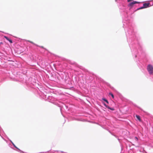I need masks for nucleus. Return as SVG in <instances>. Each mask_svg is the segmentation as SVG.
Segmentation results:
<instances>
[{
	"label": "nucleus",
	"mask_w": 153,
	"mask_h": 153,
	"mask_svg": "<svg viewBox=\"0 0 153 153\" xmlns=\"http://www.w3.org/2000/svg\"><path fill=\"white\" fill-rule=\"evenodd\" d=\"M147 70L150 74H153V67L151 65H149L147 67Z\"/></svg>",
	"instance_id": "1"
},
{
	"label": "nucleus",
	"mask_w": 153,
	"mask_h": 153,
	"mask_svg": "<svg viewBox=\"0 0 153 153\" xmlns=\"http://www.w3.org/2000/svg\"><path fill=\"white\" fill-rule=\"evenodd\" d=\"M139 2L136 1H133V2H132L131 3H129L128 4V6L131 7H132L133 5L135 4L138 3Z\"/></svg>",
	"instance_id": "2"
},
{
	"label": "nucleus",
	"mask_w": 153,
	"mask_h": 153,
	"mask_svg": "<svg viewBox=\"0 0 153 153\" xmlns=\"http://www.w3.org/2000/svg\"><path fill=\"white\" fill-rule=\"evenodd\" d=\"M150 3H145L143 4V6L145 8H147L149 7Z\"/></svg>",
	"instance_id": "3"
},
{
	"label": "nucleus",
	"mask_w": 153,
	"mask_h": 153,
	"mask_svg": "<svg viewBox=\"0 0 153 153\" xmlns=\"http://www.w3.org/2000/svg\"><path fill=\"white\" fill-rule=\"evenodd\" d=\"M4 37L10 43H13L12 41L8 37L6 36H4Z\"/></svg>",
	"instance_id": "4"
},
{
	"label": "nucleus",
	"mask_w": 153,
	"mask_h": 153,
	"mask_svg": "<svg viewBox=\"0 0 153 153\" xmlns=\"http://www.w3.org/2000/svg\"><path fill=\"white\" fill-rule=\"evenodd\" d=\"M136 118H137V119L138 120L140 121H141V119L140 118V116H139V115H136Z\"/></svg>",
	"instance_id": "5"
},
{
	"label": "nucleus",
	"mask_w": 153,
	"mask_h": 153,
	"mask_svg": "<svg viewBox=\"0 0 153 153\" xmlns=\"http://www.w3.org/2000/svg\"><path fill=\"white\" fill-rule=\"evenodd\" d=\"M107 108H108V109H110V110H112V111H114V108H111L109 106H107Z\"/></svg>",
	"instance_id": "6"
},
{
	"label": "nucleus",
	"mask_w": 153,
	"mask_h": 153,
	"mask_svg": "<svg viewBox=\"0 0 153 153\" xmlns=\"http://www.w3.org/2000/svg\"><path fill=\"white\" fill-rule=\"evenodd\" d=\"M107 108H108V109H110V110H112V111H114V108H111L109 106H107Z\"/></svg>",
	"instance_id": "7"
},
{
	"label": "nucleus",
	"mask_w": 153,
	"mask_h": 153,
	"mask_svg": "<svg viewBox=\"0 0 153 153\" xmlns=\"http://www.w3.org/2000/svg\"><path fill=\"white\" fill-rule=\"evenodd\" d=\"M102 99L103 100L105 101L106 102L107 104H108L109 103V102H108V101L106 99H105V98H103Z\"/></svg>",
	"instance_id": "8"
},
{
	"label": "nucleus",
	"mask_w": 153,
	"mask_h": 153,
	"mask_svg": "<svg viewBox=\"0 0 153 153\" xmlns=\"http://www.w3.org/2000/svg\"><path fill=\"white\" fill-rule=\"evenodd\" d=\"M109 94L110 95H111V97H112L113 98H114V95H113V94L112 93H109Z\"/></svg>",
	"instance_id": "9"
},
{
	"label": "nucleus",
	"mask_w": 153,
	"mask_h": 153,
	"mask_svg": "<svg viewBox=\"0 0 153 153\" xmlns=\"http://www.w3.org/2000/svg\"><path fill=\"white\" fill-rule=\"evenodd\" d=\"M144 8H145L143 6V7H140V8H139L138 9H142Z\"/></svg>",
	"instance_id": "10"
},
{
	"label": "nucleus",
	"mask_w": 153,
	"mask_h": 153,
	"mask_svg": "<svg viewBox=\"0 0 153 153\" xmlns=\"http://www.w3.org/2000/svg\"><path fill=\"white\" fill-rule=\"evenodd\" d=\"M133 0H127V1L128 2H129L131 1H132Z\"/></svg>",
	"instance_id": "11"
},
{
	"label": "nucleus",
	"mask_w": 153,
	"mask_h": 153,
	"mask_svg": "<svg viewBox=\"0 0 153 153\" xmlns=\"http://www.w3.org/2000/svg\"><path fill=\"white\" fill-rule=\"evenodd\" d=\"M104 105L107 108V106H108L106 105L105 104H104Z\"/></svg>",
	"instance_id": "12"
},
{
	"label": "nucleus",
	"mask_w": 153,
	"mask_h": 153,
	"mask_svg": "<svg viewBox=\"0 0 153 153\" xmlns=\"http://www.w3.org/2000/svg\"><path fill=\"white\" fill-rule=\"evenodd\" d=\"M135 139H136V140H138V138H137V137H135Z\"/></svg>",
	"instance_id": "13"
},
{
	"label": "nucleus",
	"mask_w": 153,
	"mask_h": 153,
	"mask_svg": "<svg viewBox=\"0 0 153 153\" xmlns=\"http://www.w3.org/2000/svg\"><path fill=\"white\" fill-rule=\"evenodd\" d=\"M29 42H30V43H32V44H34V43H33V42H31V41H29Z\"/></svg>",
	"instance_id": "14"
},
{
	"label": "nucleus",
	"mask_w": 153,
	"mask_h": 153,
	"mask_svg": "<svg viewBox=\"0 0 153 153\" xmlns=\"http://www.w3.org/2000/svg\"><path fill=\"white\" fill-rule=\"evenodd\" d=\"M41 47L42 48H44V47L43 46H41Z\"/></svg>",
	"instance_id": "15"
},
{
	"label": "nucleus",
	"mask_w": 153,
	"mask_h": 153,
	"mask_svg": "<svg viewBox=\"0 0 153 153\" xmlns=\"http://www.w3.org/2000/svg\"><path fill=\"white\" fill-rule=\"evenodd\" d=\"M0 44H2V43L1 42Z\"/></svg>",
	"instance_id": "16"
}]
</instances>
